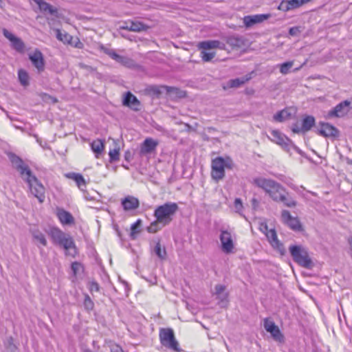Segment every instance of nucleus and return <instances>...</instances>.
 I'll use <instances>...</instances> for the list:
<instances>
[{
	"instance_id": "nucleus-1",
	"label": "nucleus",
	"mask_w": 352,
	"mask_h": 352,
	"mask_svg": "<svg viewBox=\"0 0 352 352\" xmlns=\"http://www.w3.org/2000/svg\"><path fill=\"white\" fill-rule=\"evenodd\" d=\"M253 183L263 189L274 201L282 203L288 208H294L297 206V201L289 195L286 189L280 183L264 177L255 178Z\"/></svg>"
},
{
	"instance_id": "nucleus-2",
	"label": "nucleus",
	"mask_w": 352,
	"mask_h": 352,
	"mask_svg": "<svg viewBox=\"0 0 352 352\" xmlns=\"http://www.w3.org/2000/svg\"><path fill=\"white\" fill-rule=\"evenodd\" d=\"M10 160L12 166L20 173L21 177L28 183L31 193L38 199L40 203L45 199V188L34 175L27 164L15 154H10Z\"/></svg>"
},
{
	"instance_id": "nucleus-3",
	"label": "nucleus",
	"mask_w": 352,
	"mask_h": 352,
	"mask_svg": "<svg viewBox=\"0 0 352 352\" xmlns=\"http://www.w3.org/2000/svg\"><path fill=\"white\" fill-rule=\"evenodd\" d=\"M48 234L54 245L64 249L65 256L76 257L78 249L73 238L69 234L65 233L58 228H51Z\"/></svg>"
},
{
	"instance_id": "nucleus-4",
	"label": "nucleus",
	"mask_w": 352,
	"mask_h": 352,
	"mask_svg": "<svg viewBox=\"0 0 352 352\" xmlns=\"http://www.w3.org/2000/svg\"><path fill=\"white\" fill-rule=\"evenodd\" d=\"M178 209L179 207L176 203L166 202L155 209L153 216L158 221L162 222V226H167L173 221Z\"/></svg>"
},
{
	"instance_id": "nucleus-5",
	"label": "nucleus",
	"mask_w": 352,
	"mask_h": 352,
	"mask_svg": "<svg viewBox=\"0 0 352 352\" xmlns=\"http://www.w3.org/2000/svg\"><path fill=\"white\" fill-rule=\"evenodd\" d=\"M289 250L294 261L300 266L307 269L314 267L313 261L305 248L302 245H290Z\"/></svg>"
},
{
	"instance_id": "nucleus-6",
	"label": "nucleus",
	"mask_w": 352,
	"mask_h": 352,
	"mask_svg": "<svg viewBox=\"0 0 352 352\" xmlns=\"http://www.w3.org/2000/svg\"><path fill=\"white\" fill-rule=\"evenodd\" d=\"M197 48L201 50V58L204 62L210 61L216 55L214 52H208L210 50H226V45L217 40H208L199 42Z\"/></svg>"
},
{
	"instance_id": "nucleus-7",
	"label": "nucleus",
	"mask_w": 352,
	"mask_h": 352,
	"mask_svg": "<svg viewBox=\"0 0 352 352\" xmlns=\"http://www.w3.org/2000/svg\"><path fill=\"white\" fill-rule=\"evenodd\" d=\"M231 160L217 157L212 160L211 176L216 182L221 180L225 176V168H231Z\"/></svg>"
},
{
	"instance_id": "nucleus-8",
	"label": "nucleus",
	"mask_w": 352,
	"mask_h": 352,
	"mask_svg": "<svg viewBox=\"0 0 352 352\" xmlns=\"http://www.w3.org/2000/svg\"><path fill=\"white\" fill-rule=\"evenodd\" d=\"M160 340L161 344L171 350L179 351V343L176 340L173 330L170 328L162 329L160 331Z\"/></svg>"
},
{
	"instance_id": "nucleus-9",
	"label": "nucleus",
	"mask_w": 352,
	"mask_h": 352,
	"mask_svg": "<svg viewBox=\"0 0 352 352\" xmlns=\"http://www.w3.org/2000/svg\"><path fill=\"white\" fill-rule=\"evenodd\" d=\"M271 140L276 144L280 145L283 148L287 151H289L292 148L298 150V148L293 144L292 141L286 137L283 133L278 130H273L270 133Z\"/></svg>"
},
{
	"instance_id": "nucleus-10",
	"label": "nucleus",
	"mask_w": 352,
	"mask_h": 352,
	"mask_svg": "<svg viewBox=\"0 0 352 352\" xmlns=\"http://www.w3.org/2000/svg\"><path fill=\"white\" fill-rule=\"evenodd\" d=\"M219 239L222 251L226 254L232 252L234 245L231 233L227 230H221Z\"/></svg>"
},
{
	"instance_id": "nucleus-11",
	"label": "nucleus",
	"mask_w": 352,
	"mask_h": 352,
	"mask_svg": "<svg viewBox=\"0 0 352 352\" xmlns=\"http://www.w3.org/2000/svg\"><path fill=\"white\" fill-rule=\"evenodd\" d=\"M351 102L346 100L338 104L333 109L328 113L330 118H341L346 115L351 109Z\"/></svg>"
},
{
	"instance_id": "nucleus-12",
	"label": "nucleus",
	"mask_w": 352,
	"mask_h": 352,
	"mask_svg": "<svg viewBox=\"0 0 352 352\" xmlns=\"http://www.w3.org/2000/svg\"><path fill=\"white\" fill-rule=\"evenodd\" d=\"M3 34L10 41L11 46L13 49L19 52H23L24 51L25 44L20 38L15 36L12 32L5 28L3 29Z\"/></svg>"
},
{
	"instance_id": "nucleus-13",
	"label": "nucleus",
	"mask_w": 352,
	"mask_h": 352,
	"mask_svg": "<svg viewBox=\"0 0 352 352\" xmlns=\"http://www.w3.org/2000/svg\"><path fill=\"white\" fill-rule=\"evenodd\" d=\"M281 218L283 221L293 230H301V225L298 218L292 217L288 210H283L281 212Z\"/></svg>"
},
{
	"instance_id": "nucleus-14",
	"label": "nucleus",
	"mask_w": 352,
	"mask_h": 352,
	"mask_svg": "<svg viewBox=\"0 0 352 352\" xmlns=\"http://www.w3.org/2000/svg\"><path fill=\"white\" fill-rule=\"evenodd\" d=\"M29 59L38 72L44 71L45 60L43 55L39 50L36 49L33 52L30 53L29 54Z\"/></svg>"
},
{
	"instance_id": "nucleus-15",
	"label": "nucleus",
	"mask_w": 352,
	"mask_h": 352,
	"mask_svg": "<svg viewBox=\"0 0 352 352\" xmlns=\"http://www.w3.org/2000/svg\"><path fill=\"white\" fill-rule=\"evenodd\" d=\"M158 144L159 142L157 140H155L152 138H146L140 146V155H145L155 152Z\"/></svg>"
},
{
	"instance_id": "nucleus-16",
	"label": "nucleus",
	"mask_w": 352,
	"mask_h": 352,
	"mask_svg": "<svg viewBox=\"0 0 352 352\" xmlns=\"http://www.w3.org/2000/svg\"><path fill=\"white\" fill-rule=\"evenodd\" d=\"M270 17V14H260L248 15L243 17V23L247 27H251L256 23H259Z\"/></svg>"
},
{
	"instance_id": "nucleus-17",
	"label": "nucleus",
	"mask_w": 352,
	"mask_h": 352,
	"mask_svg": "<svg viewBox=\"0 0 352 352\" xmlns=\"http://www.w3.org/2000/svg\"><path fill=\"white\" fill-rule=\"evenodd\" d=\"M319 134L324 137H338L339 131L337 128L329 123H322L319 129Z\"/></svg>"
},
{
	"instance_id": "nucleus-18",
	"label": "nucleus",
	"mask_w": 352,
	"mask_h": 352,
	"mask_svg": "<svg viewBox=\"0 0 352 352\" xmlns=\"http://www.w3.org/2000/svg\"><path fill=\"white\" fill-rule=\"evenodd\" d=\"M124 210L129 211L135 210L139 207L140 202L138 198L133 196H126L121 201Z\"/></svg>"
},
{
	"instance_id": "nucleus-19",
	"label": "nucleus",
	"mask_w": 352,
	"mask_h": 352,
	"mask_svg": "<svg viewBox=\"0 0 352 352\" xmlns=\"http://www.w3.org/2000/svg\"><path fill=\"white\" fill-rule=\"evenodd\" d=\"M56 215L60 223L63 225H71L74 223V219L72 214L64 209L58 208Z\"/></svg>"
},
{
	"instance_id": "nucleus-20",
	"label": "nucleus",
	"mask_w": 352,
	"mask_h": 352,
	"mask_svg": "<svg viewBox=\"0 0 352 352\" xmlns=\"http://www.w3.org/2000/svg\"><path fill=\"white\" fill-rule=\"evenodd\" d=\"M123 104L130 107L131 109L138 111L139 110L140 102L131 92H127L123 99Z\"/></svg>"
},
{
	"instance_id": "nucleus-21",
	"label": "nucleus",
	"mask_w": 352,
	"mask_h": 352,
	"mask_svg": "<svg viewBox=\"0 0 352 352\" xmlns=\"http://www.w3.org/2000/svg\"><path fill=\"white\" fill-rule=\"evenodd\" d=\"M146 25L140 21H129L126 22L124 25L120 26V29L128 30L133 32H141L146 29Z\"/></svg>"
},
{
	"instance_id": "nucleus-22",
	"label": "nucleus",
	"mask_w": 352,
	"mask_h": 352,
	"mask_svg": "<svg viewBox=\"0 0 352 352\" xmlns=\"http://www.w3.org/2000/svg\"><path fill=\"white\" fill-rule=\"evenodd\" d=\"M151 91H153V94H156L157 96H159L162 92L166 91L168 94H172V93L175 94H179V96L180 97L182 96V91H181L179 89H177L176 87H168V86L157 87V86H155L151 88Z\"/></svg>"
},
{
	"instance_id": "nucleus-23",
	"label": "nucleus",
	"mask_w": 352,
	"mask_h": 352,
	"mask_svg": "<svg viewBox=\"0 0 352 352\" xmlns=\"http://www.w3.org/2000/svg\"><path fill=\"white\" fill-rule=\"evenodd\" d=\"M90 146L96 157L98 158L104 149V140L100 139L95 140L90 144Z\"/></svg>"
},
{
	"instance_id": "nucleus-24",
	"label": "nucleus",
	"mask_w": 352,
	"mask_h": 352,
	"mask_svg": "<svg viewBox=\"0 0 352 352\" xmlns=\"http://www.w3.org/2000/svg\"><path fill=\"white\" fill-rule=\"evenodd\" d=\"M65 176L67 178L74 180L80 190H82V188L86 187L87 183L81 174L76 173H69L66 174Z\"/></svg>"
},
{
	"instance_id": "nucleus-25",
	"label": "nucleus",
	"mask_w": 352,
	"mask_h": 352,
	"mask_svg": "<svg viewBox=\"0 0 352 352\" xmlns=\"http://www.w3.org/2000/svg\"><path fill=\"white\" fill-rule=\"evenodd\" d=\"M31 232L32 237L37 245H38V244L43 246L47 245V240L45 239L44 234L41 231H40L39 230H32Z\"/></svg>"
},
{
	"instance_id": "nucleus-26",
	"label": "nucleus",
	"mask_w": 352,
	"mask_h": 352,
	"mask_svg": "<svg viewBox=\"0 0 352 352\" xmlns=\"http://www.w3.org/2000/svg\"><path fill=\"white\" fill-rule=\"evenodd\" d=\"M214 289V294L217 299L220 300L222 303L227 301L228 294L226 292V287L224 285H217Z\"/></svg>"
},
{
	"instance_id": "nucleus-27",
	"label": "nucleus",
	"mask_w": 352,
	"mask_h": 352,
	"mask_svg": "<svg viewBox=\"0 0 352 352\" xmlns=\"http://www.w3.org/2000/svg\"><path fill=\"white\" fill-rule=\"evenodd\" d=\"M56 36L58 40L62 41L64 43H71L72 36L69 34L65 31H61L58 29L56 30Z\"/></svg>"
},
{
	"instance_id": "nucleus-28",
	"label": "nucleus",
	"mask_w": 352,
	"mask_h": 352,
	"mask_svg": "<svg viewBox=\"0 0 352 352\" xmlns=\"http://www.w3.org/2000/svg\"><path fill=\"white\" fill-rule=\"evenodd\" d=\"M250 78V76H246L241 78L232 79L229 81V85L230 87H239L240 86L248 82Z\"/></svg>"
},
{
	"instance_id": "nucleus-29",
	"label": "nucleus",
	"mask_w": 352,
	"mask_h": 352,
	"mask_svg": "<svg viewBox=\"0 0 352 352\" xmlns=\"http://www.w3.org/2000/svg\"><path fill=\"white\" fill-rule=\"evenodd\" d=\"M315 124V119L311 116H307L302 120V126L303 132L308 131Z\"/></svg>"
},
{
	"instance_id": "nucleus-30",
	"label": "nucleus",
	"mask_w": 352,
	"mask_h": 352,
	"mask_svg": "<svg viewBox=\"0 0 352 352\" xmlns=\"http://www.w3.org/2000/svg\"><path fill=\"white\" fill-rule=\"evenodd\" d=\"M290 116L291 113L287 109H283L274 115L273 118L275 121L281 122L289 118Z\"/></svg>"
},
{
	"instance_id": "nucleus-31",
	"label": "nucleus",
	"mask_w": 352,
	"mask_h": 352,
	"mask_svg": "<svg viewBox=\"0 0 352 352\" xmlns=\"http://www.w3.org/2000/svg\"><path fill=\"white\" fill-rule=\"evenodd\" d=\"M266 236L272 246H278L279 241L275 230L271 229L266 232Z\"/></svg>"
},
{
	"instance_id": "nucleus-32",
	"label": "nucleus",
	"mask_w": 352,
	"mask_h": 352,
	"mask_svg": "<svg viewBox=\"0 0 352 352\" xmlns=\"http://www.w3.org/2000/svg\"><path fill=\"white\" fill-rule=\"evenodd\" d=\"M164 226H162V222L158 221L156 219L155 221H153L149 226L147 227L146 230L149 233H155L160 230Z\"/></svg>"
},
{
	"instance_id": "nucleus-33",
	"label": "nucleus",
	"mask_w": 352,
	"mask_h": 352,
	"mask_svg": "<svg viewBox=\"0 0 352 352\" xmlns=\"http://www.w3.org/2000/svg\"><path fill=\"white\" fill-rule=\"evenodd\" d=\"M118 63L129 68H133L135 67V61L127 56H120Z\"/></svg>"
},
{
	"instance_id": "nucleus-34",
	"label": "nucleus",
	"mask_w": 352,
	"mask_h": 352,
	"mask_svg": "<svg viewBox=\"0 0 352 352\" xmlns=\"http://www.w3.org/2000/svg\"><path fill=\"white\" fill-rule=\"evenodd\" d=\"M270 333L272 338L279 342H283L284 341V336L283 333H281L280 330L279 329L278 327H276L271 331H269Z\"/></svg>"
},
{
	"instance_id": "nucleus-35",
	"label": "nucleus",
	"mask_w": 352,
	"mask_h": 352,
	"mask_svg": "<svg viewBox=\"0 0 352 352\" xmlns=\"http://www.w3.org/2000/svg\"><path fill=\"white\" fill-rule=\"evenodd\" d=\"M311 0H287L290 10L298 8Z\"/></svg>"
},
{
	"instance_id": "nucleus-36",
	"label": "nucleus",
	"mask_w": 352,
	"mask_h": 352,
	"mask_svg": "<svg viewBox=\"0 0 352 352\" xmlns=\"http://www.w3.org/2000/svg\"><path fill=\"white\" fill-rule=\"evenodd\" d=\"M18 76L22 85L26 86L29 84V76L25 70L19 69L18 72Z\"/></svg>"
},
{
	"instance_id": "nucleus-37",
	"label": "nucleus",
	"mask_w": 352,
	"mask_h": 352,
	"mask_svg": "<svg viewBox=\"0 0 352 352\" xmlns=\"http://www.w3.org/2000/svg\"><path fill=\"white\" fill-rule=\"evenodd\" d=\"M293 65L294 61H287L280 64L279 65L280 72L283 75L287 74L289 72Z\"/></svg>"
},
{
	"instance_id": "nucleus-38",
	"label": "nucleus",
	"mask_w": 352,
	"mask_h": 352,
	"mask_svg": "<svg viewBox=\"0 0 352 352\" xmlns=\"http://www.w3.org/2000/svg\"><path fill=\"white\" fill-rule=\"evenodd\" d=\"M155 254L161 259H164L166 257V250L164 248H162L160 241H158L154 248Z\"/></svg>"
},
{
	"instance_id": "nucleus-39",
	"label": "nucleus",
	"mask_w": 352,
	"mask_h": 352,
	"mask_svg": "<svg viewBox=\"0 0 352 352\" xmlns=\"http://www.w3.org/2000/svg\"><path fill=\"white\" fill-rule=\"evenodd\" d=\"M141 225H142L141 219H138L134 223H133L131 225V236L133 239L135 238V234H136L137 233H138L140 232L138 228L140 227Z\"/></svg>"
},
{
	"instance_id": "nucleus-40",
	"label": "nucleus",
	"mask_w": 352,
	"mask_h": 352,
	"mask_svg": "<svg viewBox=\"0 0 352 352\" xmlns=\"http://www.w3.org/2000/svg\"><path fill=\"white\" fill-rule=\"evenodd\" d=\"M263 327L266 331L269 332L277 327L274 322L269 318L264 319Z\"/></svg>"
},
{
	"instance_id": "nucleus-41",
	"label": "nucleus",
	"mask_w": 352,
	"mask_h": 352,
	"mask_svg": "<svg viewBox=\"0 0 352 352\" xmlns=\"http://www.w3.org/2000/svg\"><path fill=\"white\" fill-rule=\"evenodd\" d=\"M71 269L72 270L73 274L76 276L80 272V271H82L83 267L81 263L75 261L72 263Z\"/></svg>"
},
{
	"instance_id": "nucleus-42",
	"label": "nucleus",
	"mask_w": 352,
	"mask_h": 352,
	"mask_svg": "<svg viewBox=\"0 0 352 352\" xmlns=\"http://www.w3.org/2000/svg\"><path fill=\"white\" fill-rule=\"evenodd\" d=\"M227 43L232 47H239L241 44V40L237 37L231 36L228 38Z\"/></svg>"
},
{
	"instance_id": "nucleus-43",
	"label": "nucleus",
	"mask_w": 352,
	"mask_h": 352,
	"mask_svg": "<svg viewBox=\"0 0 352 352\" xmlns=\"http://www.w3.org/2000/svg\"><path fill=\"white\" fill-rule=\"evenodd\" d=\"M243 208V206L241 199L240 198H236L234 202V211L241 214Z\"/></svg>"
},
{
	"instance_id": "nucleus-44",
	"label": "nucleus",
	"mask_w": 352,
	"mask_h": 352,
	"mask_svg": "<svg viewBox=\"0 0 352 352\" xmlns=\"http://www.w3.org/2000/svg\"><path fill=\"white\" fill-rule=\"evenodd\" d=\"M83 304L87 310H91L94 308V302L88 295L85 296Z\"/></svg>"
},
{
	"instance_id": "nucleus-45",
	"label": "nucleus",
	"mask_w": 352,
	"mask_h": 352,
	"mask_svg": "<svg viewBox=\"0 0 352 352\" xmlns=\"http://www.w3.org/2000/svg\"><path fill=\"white\" fill-rule=\"evenodd\" d=\"M109 155L111 162H116L119 160V151L117 149L111 150Z\"/></svg>"
},
{
	"instance_id": "nucleus-46",
	"label": "nucleus",
	"mask_w": 352,
	"mask_h": 352,
	"mask_svg": "<svg viewBox=\"0 0 352 352\" xmlns=\"http://www.w3.org/2000/svg\"><path fill=\"white\" fill-rule=\"evenodd\" d=\"M278 9L279 10L283 11V12H287L289 11V7L288 6L287 0H283L279 4Z\"/></svg>"
},
{
	"instance_id": "nucleus-47",
	"label": "nucleus",
	"mask_w": 352,
	"mask_h": 352,
	"mask_svg": "<svg viewBox=\"0 0 352 352\" xmlns=\"http://www.w3.org/2000/svg\"><path fill=\"white\" fill-rule=\"evenodd\" d=\"M100 289L99 285L96 281H91L89 283V289L91 292H98Z\"/></svg>"
},
{
	"instance_id": "nucleus-48",
	"label": "nucleus",
	"mask_w": 352,
	"mask_h": 352,
	"mask_svg": "<svg viewBox=\"0 0 352 352\" xmlns=\"http://www.w3.org/2000/svg\"><path fill=\"white\" fill-rule=\"evenodd\" d=\"M292 130L295 133H299L303 131L302 126L300 127L298 123H295L292 125Z\"/></svg>"
},
{
	"instance_id": "nucleus-49",
	"label": "nucleus",
	"mask_w": 352,
	"mask_h": 352,
	"mask_svg": "<svg viewBox=\"0 0 352 352\" xmlns=\"http://www.w3.org/2000/svg\"><path fill=\"white\" fill-rule=\"evenodd\" d=\"M300 33L298 27H292L289 28V34L291 36H297Z\"/></svg>"
},
{
	"instance_id": "nucleus-50",
	"label": "nucleus",
	"mask_w": 352,
	"mask_h": 352,
	"mask_svg": "<svg viewBox=\"0 0 352 352\" xmlns=\"http://www.w3.org/2000/svg\"><path fill=\"white\" fill-rule=\"evenodd\" d=\"M120 55L118 54L115 50H113L111 54H110L109 57L111 58L113 60L118 62V59L120 58Z\"/></svg>"
},
{
	"instance_id": "nucleus-51",
	"label": "nucleus",
	"mask_w": 352,
	"mask_h": 352,
	"mask_svg": "<svg viewBox=\"0 0 352 352\" xmlns=\"http://www.w3.org/2000/svg\"><path fill=\"white\" fill-rule=\"evenodd\" d=\"M120 55L118 54L115 50H113L111 54H110L109 57L111 58L113 60L118 62V59L120 58Z\"/></svg>"
},
{
	"instance_id": "nucleus-52",
	"label": "nucleus",
	"mask_w": 352,
	"mask_h": 352,
	"mask_svg": "<svg viewBox=\"0 0 352 352\" xmlns=\"http://www.w3.org/2000/svg\"><path fill=\"white\" fill-rule=\"evenodd\" d=\"M101 49L103 51L104 53H105L107 55H108L109 56H110V54H111V52L114 50L113 49H111V48H108V47H104V46H102L101 47Z\"/></svg>"
},
{
	"instance_id": "nucleus-53",
	"label": "nucleus",
	"mask_w": 352,
	"mask_h": 352,
	"mask_svg": "<svg viewBox=\"0 0 352 352\" xmlns=\"http://www.w3.org/2000/svg\"><path fill=\"white\" fill-rule=\"evenodd\" d=\"M111 352H124V351L118 346H116L111 349Z\"/></svg>"
},
{
	"instance_id": "nucleus-54",
	"label": "nucleus",
	"mask_w": 352,
	"mask_h": 352,
	"mask_svg": "<svg viewBox=\"0 0 352 352\" xmlns=\"http://www.w3.org/2000/svg\"><path fill=\"white\" fill-rule=\"evenodd\" d=\"M287 185H288L291 188H292L293 190H296L297 187H296L295 185H294V184H289V183H287Z\"/></svg>"
},
{
	"instance_id": "nucleus-55",
	"label": "nucleus",
	"mask_w": 352,
	"mask_h": 352,
	"mask_svg": "<svg viewBox=\"0 0 352 352\" xmlns=\"http://www.w3.org/2000/svg\"><path fill=\"white\" fill-rule=\"evenodd\" d=\"M349 243L350 245V250L351 251V257H352V238L349 240Z\"/></svg>"
},
{
	"instance_id": "nucleus-56",
	"label": "nucleus",
	"mask_w": 352,
	"mask_h": 352,
	"mask_svg": "<svg viewBox=\"0 0 352 352\" xmlns=\"http://www.w3.org/2000/svg\"><path fill=\"white\" fill-rule=\"evenodd\" d=\"M84 352H92V351L90 349H85Z\"/></svg>"
},
{
	"instance_id": "nucleus-57",
	"label": "nucleus",
	"mask_w": 352,
	"mask_h": 352,
	"mask_svg": "<svg viewBox=\"0 0 352 352\" xmlns=\"http://www.w3.org/2000/svg\"><path fill=\"white\" fill-rule=\"evenodd\" d=\"M265 230H267V226H265Z\"/></svg>"
}]
</instances>
